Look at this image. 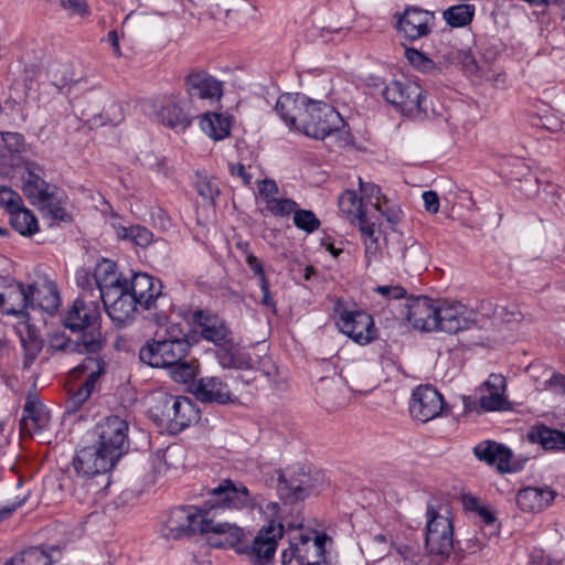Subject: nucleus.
<instances>
[{
    "mask_svg": "<svg viewBox=\"0 0 565 565\" xmlns=\"http://www.w3.org/2000/svg\"><path fill=\"white\" fill-rule=\"evenodd\" d=\"M278 185L274 180L264 179L258 183V195L265 203V210L274 216H287L297 207L291 199H279Z\"/></svg>",
    "mask_w": 565,
    "mask_h": 565,
    "instance_id": "a878e982",
    "label": "nucleus"
},
{
    "mask_svg": "<svg viewBox=\"0 0 565 565\" xmlns=\"http://www.w3.org/2000/svg\"><path fill=\"white\" fill-rule=\"evenodd\" d=\"M340 211L348 216L351 222L367 220L362 207V200L358 198L354 191H345L339 199Z\"/></svg>",
    "mask_w": 565,
    "mask_h": 565,
    "instance_id": "79ce46f5",
    "label": "nucleus"
},
{
    "mask_svg": "<svg viewBox=\"0 0 565 565\" xmlns=\"http://www.w3.org/2000/svg\"><path fill=\"white\" fill-rule=\"evenodd\" d=\"M523 313L518 309L516 306L510 307H497L493 312L492 324H513L519 323L523 320Z\"/></svg>",
    "mask_w": 565,
    "mask_h": 565,
    "instance_id": "5fc2aeb1",
    "label": "nucleus"
},
{
    "mask_svg": "<svg viewBox=\"0 0 565 565\" xmlns=\"http://www.w3.org/2000/svg\"><path fill=\"white\" fill-rule=\"evenodd\" d=\"M157 118L170 128L184 130L191 118L183 111L178 99L173 96L163 97L154 104Z\"/></svg>",
    "mask_w": 565,
    "mask_h": 565,
    "instance_id": "c85d7f7f",
    "label": "nucleus"
},
{
    "mask_svg": "<svg viewBox=\"0 0 565 565\" xmlns=\"http://www.w3.org/2000/svg\"><path fill=\"white\" fill-rule=\"evenodd\" d=\"M200 126L214 140H222L230 135L228 118L218 113H205L200 121Z\"/></svg>",
    "mask_w": 565,
    "mask_h": 565,
    "instance_id": "58836bf2",
    "label": "nucleus"
},
{
    "mask_svg": "<svg viewBox=\"0 0 565 565\" xmlns=\"http://www.w3.org/2000/svg\"><path fill=\"white\" fill-rule=\"evenodd\" d=\"M76 281L77 286L81 288L79 295L87 292L89 295V299L94 298L99 301V295L97 292L95 281L90 279L88 271H78L76 275Z\"/></svg>",
    "mask_w": 565,
    "mask_h": 565,
    "instance_id": "69168bd1",
    "label": "nucleus"
},
{
    "mask_svg": "<svg viewBox=\"0 0 565 565\" xmlns=\"http://www.w3.org/2000/svg\"><path fill=\"white\" fill-rule=\"evenodd\" d=\"M192 393L202 403L227 404L235 401L227 384L215 376H206L196 381L193 384Z\"/></svg>",
    "mask_w": 565,
    "mask_h": 565,
    "instance_id": "b1692460",
    "label": "nucleus"
},
{
    "mask_svg": "<svg viewBox=\"0 0 565 565\" xmlns=\"http://www.w3.org/2000/svg\"><path fill=\"white\" fill-rule=\"evenodd\" d=\"M28 299L30 309H41L54 313L60 307V294L53 281L46 280L43 284L28 286Z\"/></svg>",
    "mask_w": 565,
    "mask_h": 565,
    "instance_id": "bb28decb",
    "label": "nucleus"
},
{
    "mask_svg": "<svg viewBox=\"0 0 565 565\" xmlns=\"http://www.w3.org/2000/svg\"><path fill=\"white\" fill-rule=\"evenodd\" d=\"M443 409V395L431 385H418L413 391L409 401V414L414 419L427 423L438 417Z\"/></svg>",
    "mask_w": 565,
    "mask_h": 565,
    "instance_id": "ddd939ff",
    "label": "nucleus"
},
{
    "mask_svg": "<svg viewBox=\"0 0 565 565\" xmlns=\"http://www.w3.org/2000/svg\"><path fill=\"white\" fill-rule=\"evenodd\" d=\"M35 204L40 205V210L45 217L53 222L72 221V215L67 211L68 199L63 191L55 188L47 196L39 200Z\"/></svg>",
    "mask_w": 565,
    "mask_h": 565,
    "instance_id": "2f4dec72",
    "label": "nucleus"
},
{
    "mask_svg": "<svg viewBox=\"0 0 565 565\" xmlns=\"http://www.w3.org/2000/svg\"><path fill=\"white\" fill-rule=\"evenodd\" d=\"M382 95L406 116L419 117L426 114L425 92L417 82L407 78L394 79L385 86Z\"/></svg>",
    "mask_w": 565,
    "mask_h": 565,
    "instance_id": "0eeeda50",
    "label": "nucleus"
},
{
    "mask_svg": "<svg viewBox=\"0 0 565 565\" xmlns=\"http://www.w3.org/2000/svg\"><path fill=\"white\" fill-rule=\"evenodd\" d=\"M10 222L12 227L24 236H31L39 230L34 214L22 205L10 213Z\"/></svg>",
    "mask_w": 565,
    "mask_h": 565,
    "instance_id": "a19ab883",
    "label": "nucleus"
},
{
    "mask_svg": "<svg viewBox=\"0 0 565 565\" xmlns=\"http://www.w3.org/2000/svg\"><path fill=\"white\" fill-rule=\"evenodd\" d=\"M193 321L200 327L203 339L213 342L218 348L231 347V331L217 315L209 310H196L193 313Z\"/></svg>",
    "mask_w": 565,
    "mask_h": 565,
    "instance_id": "aec40b11",
    "label": "nucleus"
},
{
    "mask_svg": "<svg viewBox=\"0 0 565 565\" xmlns=\"http://www.w3.org/2000/svg\"><path fill=\"white\" fill-rule=\"evenodd\" d=\"M263 495L252 493L246 486L232 479H223L217 487L210 491V499L205 503V512L210 516L218 518L224 511L262 509Z\"/></svg>",
    "mask_w": 565,
    "mask_h": 565,
    "instance_id": "f257e3e1",
    "label": "nucleus"
},
{
    "mask_svg": "<svg viewBox=\"0 0 565 565\" xmlns=\"http://www.w3.org/2000/svg\"><path fill=\"white\" fill-rule=\"evenodd\" d=\"M338 391V383L333 380L321 379L320 384L317 387V392L321 399V403L327 407H333L339 405L335 392Z\"/></svg>",
    "mask_w": 565,
    "mask_h": 565,
    "instance_id": "4d7b16f0",
    "label": "nucleus"
},
{
    "mask_svg": "<svg viewBox=\"0 0 565 565\" xmlns=\"http://www.w3.org/2000/svg\"><path fill=\"white\" fill-rule=\"evenodd\" d=\"M532 443L540 444L546 450H565V433L546 426L534 427L529 433Z\"/></svg>",
    "mask_w": 565,
    "mask_h": 565,
    "instance_id": "e433bc0d",
    "label": "nucleus"
},
{
    "mask_svg": "<svg viewBox=\"0 0 565 565\" xmlns=\"http://www.w3.org/2000/svg\"><path fill=\"white\" fill-rule=\"evenodd\" d=\"M190 342L150 340L139 351L140 360L152 367H168L185 359Z\"/></svg>",
    "mask_w": 565,
    "mask_h": 565,
    "instance_id": "9d476101",
    "label": "nucleus"
},
{
    "mask_svg": "<svg viewBox=\"0 0 565 565\" xmlns=\"http://www.w3.org/2000/svg\"><path fill=\"white\" fill-rule=\"evenodd\" d=\"M60 6L70 17L87 18L90 14L87 0H60Z\"/></svg>",
    "mask_w": 565,
    "mask_h": 565,
    "instance_id": "e2e57ef3",
    "label": "nucleus"
},
{
    "mask_svg": "<svg viewBox=\"0 0 565 565\" xmlns=\"http://www.w3.org/2000/svg\"><path fill=\"white\" fill-rule=\"evenodd\" d=\"M1 139L7 153L2 154L3 159H8L7 163L17 166L15 160L25 150L24 137L19 132H1Z\"/></svg>",
    "mask_w": 565,
    "mask_h": 565,
    "instance_id": "c03bdc74",
    "label": "nucleus"
},
{
    "mask_svg": "<svg viewBox=\"0 0 565 565\" xmlns=\"http://www.w3.org/2000/svg\"><path fill=\"white\" fill-rule=\"evenodd\" d=\"M282 535V524L270 521L258 531L254 539L252 546L253 554L265 563L270 562L275 555L278 540H280Z\"/></svg>",
    "mask_w": 565,
    "mask_h": 565,
    "instance_id": "393cba45",
    "label": "nucleus"
},
{
    "mask_svg": "<svg viewBox=\"0 0 565 565\" xmlns=\"http://www.w3.org/2000/svg\"><path fill=\"white\" fill-rule=\"evenodd\" d=\"M297 537L298 547V563L300 565H308L315 561L312 547L310 546L313 539L309 534H299Z\"/></svg>",
    "mask_w": 565,
    "mask_h": 565,
    "instance_id": "680f3d73",
    "label": "nucleus"
},
{
    "mask_svg": "<svg viewBox=\"0 0 565 565\" xmlns=\"http://www.w3.org/2000/svg\"><path fill=\"white\" fill-rule=\"evenodd\" d=\"M475 12L473 4H456L443 11V19L452 29L465 28L472 22Z\"/></svg>",
    "mask_w": 565,
    "mask_h": 565,
    "instance_id": "ea45409f",
    "label": "nucleus"
},
{
    "mask_svg": "<svg viewBox=\"0 0 565 565\" xmlns=\"http://www.w3.org/2000/svg\"><path fill=\"white\" fill-rule=\"evenodd\" d=\"M480 407L486 412H498L509 409L510 403L504 396V392L488 391V395H483L479 399Z\"/></svg>",
    "mask_w": 565,
    "mask_h": 565,
    "instance_id": "864d4df0",
    "label": "nucleus"
},
{
    "mask_svg": "<svg viewBox=\"0 0 565 565\" xmlns=\"http://www.w3.org/2000/svg\"><path fill=\"white\" fill-rule=\"evenodd\" d=\"M291 213H294L295 226L306 233H313L321 225L320 220L310 210H297L295 207V210Z\"/></svg>",
    "mask_w": 565,
    "mask_h": 565,
    "instance_id": "3c124183",
    "label": "nucleus"
},
{
    "mask_svg": "<svg viewBox=\"0 0 565 565\" xmlns=\"http://www.w3.org/2000/svg\"><path fill=\"white\" fill-rule=\"evenodd\" d=\"M116 461L95 443L77 450L73 458V467L79 477L89 479L106 473L114 467Z\"/></svg>",
    "mask_w": 565,
    "mask_h": 565,
    "instance_id": "f8f14e48",
    "label": "nucleus"
},
{
    "mask_svg": "<svg viewBox=\"0 0 565 565\" xmlns=\"http://www.w3.org/2000/svg\"><path fill=\"white\" fill-rule=\"evenodd\" d=\"M209 519L212 521V523L209 524V532L225 535L226 544L233 546L242 541L244 536L242 527L230 522H223L218 520V518L210 516Z\"/></svg>",
    "mask_w": 565,
    "mask_h": 565,
    "instance_id": "a18cd8bd",
    "label": "nucleus"
},
{
    "mask_svg": "<svg viewBox=\"0 0 565 565\" xmlns=\"http://www.w3.org/2000/svg\"><path fill=\"white\" fill-rule=\"evenodd\" d=\"M108 317L117 327H126L135 320L137 306L139 305L128 292L127 287H121L113 296L100 297Z\"/></svg>",
    "mask_w": 565,
    "mask_h": 565,
    "instance_id": "dca6fc26",
    "label": "nucleus"
},
{
    "mask_svg": "<svg viewBox=\"0 0 565 565\" xmlns=\"http://www.w3.org/2000/svg\"><path fill=\"white\" fill-rule=\"evenodd\" d=\"M173 381L178 383H189L198 374L199 364L196 360L185 361L184 359L173 365L168 366Z\"/></svg>",
    "mask_w": 565,
    "mask_h": 565,
    "instance_id": "8fccbe9b",
    "label": "nucleus"
},
{
    "mask_svg": "<svg viewBox=\"0 0 565 565\" xmlns=\"http://www.w3.org/2000/svg\"><path fill=\"white\" fill-rule=\"evenodd\" d=\"M100 310L99 301L89 299V295L84 292L78 295L72 308L66 312L64 318V326L72 331H83L90 329L88 337L92 333H100L99 328Z\"/></svg>",
    "mask_w": 565,
    "mask_h": 565,
    "instance_id": "9b49d317",
    "label": "nucleus"
},
{
    "mask_svg": "<svg viewBox=\"0 0 565 565\" xmlns=\"http://www.w3.org/2000/svg\"><path fill=\"white\" fill-rule=\"evenodd\" d=\"M426 519L425 543L427 548L433 554H449L454 542L450 510L444 505L434 507L428 504Z\"/></svg>",
    "mask_w": 565,
    "mask_h": 565,
    "instance_id": "39448f33",
    "label": "nucleus"
},
{
    "mask_svg": "<svg viewBox=\"0 0 565 565\" xmlns=\"http://www.w3.org/2000/svg\"><path fill=\"white\" fill-rule=\"evenodd\" d=\"M303 96H294L291 94H282L278 97L275 110L285 121L286 125L299 129V115L303 110L301 98Z\"/></svg>",
    "mask_w": 565,
    "mask_h": 565,
    "instance_id": "f704fd0d",
    "label": "nucleus"
},
{
    "mask_svg": "<svg viewBox=\"0 0 565 565\" xmlns=\"http://www.w3.org/2000/svg\"><path fill=\"white\" fill-rule=\"evenodd\" d=\"M103 117L107 122L118 125L124 119L121 105L110 100L103 109Z\"/></svg>",
    "mask_w": 565,
    "mask_h": 565,
    "instance_id": "774afa93",
    "label": "nucleus"
},
{
    "mask_svg": "<svg viewBox=\"0 0 565 565\" xmlns=\"http://www.w3.org/2000/svg\"><path fill=\"white\" fill-rule=\"evenodd\" d=\"M397 17V30L409 41L427 36L435 22V13L418 7H408Z\"/></svg>",
    "mask_w": 565,
    "mask_h": 565,
    "instance_id": "4468645a",
    "label": "nucleus"
},
{
    "mask_svg": "<svg viewBox=\"0 0 565 565\" xmlns=\"http://www.w3.org/2000/svg\"><path fill=\"white\" fill-rule=\"evenodd\" d=\"M359 230L364 244V254L366 265L370 266L373 262H379L382 258V249L384 238L375 223L369 220L360 221Z\"/></svg>",
    "mask_w": 565,
    "mask_h": 565,
    "instance_id": "473e14b6",
    "label": "nucleus"
},
{
    "mask_svg": "<svg viewBox=\"0 0 565 565\" xmlns=\"http://www.w3.org/2000/svg\"><path fill=\"white\" fill-rule=\"evenodd\" d=\"M359 188L360 191L365 199H375V202L373 203V206L376 211L382 212V201L384 203L387 202L385 196L381 194V189L379 185L372 183V182H364L362 178H359Z\"/></svg>",
    "mask_w": 565,
    "mask_h": 565,
    "instance_id": "052dcab7",
    "label": "nucleus"
},
{
    "mask_svg": "<svg viewBox=\"0 0 565 565\" xmlns=\"http://www.w3.org/2000/svg\"><path fill=\"white\" fill-rule=\"evenodd\" d=\"M28 299V288L22 284L11 287L7 291V307L3 313L18 318H28V309H30Z\"/></svg>",
    "mask_w": 565,
    "mask_h": 565,
    "instance_id": "4c0bfd02",
    "label": "nucleus"
},
{
    "mask_svg": "<svg viewBox=\"0 0 565 565\" xmlns=\"http://www.w3.org/2000/svg\"><path fill=\"white\" fill-rule=\"evenodd\" d=\"M22 204L23 201L18 192L8 186H0V206L11 213Z\"/></svg>",
    "mask_w": 565,
    "mask_h": 565,
    "instance_id": "0e129e2a",
    "label": "nucleus"
},
{
    "mask_svg": "<svg viewBox=\"0 0 565 565\" xmlns=\"http://www.w3.org/2000/svg\"><path fill=\"white\" fill-rule=\"evenodd\" d=\"M405 56L415 68L422 72L428 73L436 67L433 60H430L416 49H406Z\"/></svg>",
    "mask_w": 565,
    "mask_h": 565,
    "instance_id": "bf43d9fd",
    "label": "nucleus"
},
{
    "mask_svg": "<svg viewBox=\"0 0 565 565\" xmlns=\"http://www.w3.org/2000/svg\"><path fill=\"white\" fill-rule=\"evenodd\" d=\"M437 315L438 307L428 297L414 298L406 303V319L419 331H436L438 329Z\"/></svg>",
    "mask_w": 565,
    "mask_h": 565,
    "instance_id": "6ab92c4d",
    "label": "nucleus"
},
{
    "mask_svg": "<svg viewBox=\"0 0 565 565\" xmlns=\"http://www.w3.org/2000/svg\"><path fill=\"white\" fill-rule=\"evenodd\" d=\"M185 88L191 100L217 102L223 94L222 82L203 71L191 72L185 77Z\"/></svg>",
    "mask_w": 565,
    "mask_h": 565,
    "instance_id": "a211bd4d",
    "label": "nucleus"
},
{
    "mask_svg": "<svg viewBox=\"0 0 565 565\" xmlns=\"http://www.w3.org/2000/svg\"><path fill=\"white\" fill-rule=\"evenodd\" d=\"M21 344L25 351L24 365L28 366L41 351L42 343L38 338L30 335L29 339L21 338Z\"/></svg>",
    "mask_w": 565,
    "mask_h": 565,
    "instance_id": "338daca9",
    "label": "nucleus"
},
{
    "mask_svg": "<svg viewBox=\"0 0 565 565\" xmlns=\"http://www.w3.org/2000/svg\"><path fill=\"white\" fill-rule=\"evenodd\" d=\"M555 497L556 492L548 487H527L519 491L516 503L525 512H537L547 508Z\"/></svg>",
    "mask_w": 565,
    "mask_h": 565,
    "instance_id": "c756f323",
    "label": "nucleus"
},
{
    "mask_svg": "<svg viewBox=\"0 0 565 565\" xmlns=\"http://www.w3.org/2000/svg\"><path fill=\"white\" fill-rule=\"evenodd\" d=\"M209 7L214 14L224 13L228 18H249L256 13V7L249 0H210Z\"/></svg>",
    "mask_w": 565,
    "mask_h": 565,
    "instance_id": "c9c22d12",
    "label": "nucleus"
},
{
    "mask_svg": "<svg viewBox=\"0 0 565 565\" xmlns=\"http://www.w3.org/2000/svg\"><path fill=\"white\" fill-rule=\"evenodd\" d=\"M128 430L129 425L126 419L108 416L96 426V444L118 460L129 448Z\"/></svg>",
    "mask_w": 565,
    "mask_h": 565,
    "instance_id": "6e6552de",
    "label": "nucleus"
},
{
    "mask_svg": "<svg viewBox=\"0 0 565 565\" xmlns=\"http://www.w3.org/2000/svg\"><path fill=\"white\" fill-rule=\"evenodd\" d=\"M333 317L339 331L360 345H366L377 337L373 317L355 305L338 298L333 305Z\"/></svg>",
    "mask_w": 565,
    "mask_h": 565,
    "instance_id": "f03ea898",
    "label": "nucleus"
},
{
    "mask_svg": "<svg viewBox=\"0 0 565 565\" xmlns=\"http://www.w3.org/2000/svg\"><path fill=\"white\" fill-rule=\"evenodd\" d=\"M319 482L322 483V477L318 472L311 475L303 468L287 469L278 479V492L281 499L296 502L319 491Z\"/></svg>",
    "mask_w": 565,
    "mask_h": 565,
    "instance_id": "1a4fd4ad",
    "label": "nucleus"
},
{
    "mask_svg": "<svg viewBox=\"0 0 565 565\" xmlns=\"http://www.w3.org/2000/svg\"><path fill=\"white\" fill-rule=\"evenodd\" d=\"M105 372V363L98 355L86 356L71 374L74 377L84 379L78 387L68 390V397L65 404L67 414L78 412L85 402L90 397L99 376Z\"/></svg>",
    "mask_w": 565,
    "mask_h": 565,
    "instance_id": "423d86ee",
    "label": "nucleus"
},
{
    "mask_svg": "<svg viewBox=\"0 0 565 565\" xmlns=\"http://www.w3.org/2000/svg\"><path fill=\"white\" fill-rule=\"evenodd\" d=\"M301 104L303 110L299 115V129L305 135L322 140L344 127L341 115L327 103L302 97Z\"/></svg>",
    "mask_w": 565,
    "mask_h": 565,
    "instance_id": "7ed1b4c3",
    "label": "nucleus"
},
{
    "mask_svg": "<svg viewBox=\"0 0 565 565\" xmlns=\"http://www.w3.org/2000/svg\"><path fill=\"white\" fill-rule=\"evenodd\" d=\"M209 518L204 508H173L164 522L162 534L168 540H179L196 533H209V524L212 523Z\"/></svg>",
    "mask_w": 565,
    "mask_h": 565,
    "instance_id": "20e7f679",
    "label": "nucleus"
},
{
    "mask_svg": "<svg viewBox=\"0 0 565 565\" xmlns=\"http://www.w3.org/2000/svg\"><path fill=\"white\" fill-rule=\"evenodd\" d=\"M172 403L173 395L161 394L158 396L156 404L150 408V413L156 420L169 426L171 420Z\"/></svg>",
    "mask_w": 565,
    "mask_h": 565,
    "instance_id": "603ef678",
    "label": "nucleus"
},
{
    "mask_svg": "<svg viewBox=\"0 0 565 565\" xmlns=\"http://www.w3.org/2000/svg\"><path fill=\"white\" fill-rule=\"evenodd\" d=\"M473 454L479 460L495 467L500 472H513L519 469L512 462V451L495 441L486 440L478 444L473 448Z\"/></svg>",
    "mask_w": 565,
    "mask_h": 565,
    "instance_id": "4be33fe9",
    "label": "nucleus"
},
{
    "mask_svg": "<svg viewBox=\"0 0 565 565\" xmlns=\"http://www.w3.org/2000/svg\"><path fill=\"white\" fill-rule=\"evenodd\" d=\"M330 541V537L322 533L316 534L313 542L311 543L315 561L308 563V565H332L326 556V543Z\"/></svg>",
    "mask_w": 565,
    "mask_h": 565,
    "instance_id": "13d9d810",
    "label": "nucleus"
},
{
    "mask_svg": "<svg viewBox=\"0 0 565 565\" xmlns=\"http://www.w3.org/2000/svg\"><path fill=\"white\" fill-rule=\"evenodd\" d=\"M94 281L99 298H108L113 296L117 289L126 286V277L117 271L116 263L107 258H103L97 263L94 270Z\"/></svg>",
    "mask_w": 565,
    "mask_h": 565,
    "instance_id": "5701e85b",
    "label": "nucleus"
},
{
    "mask_svg": "<svg viewBox=\"0 0 565 565\" xmlns=\"http://www.w3.org/2000/svg\"><path fill=\"white\" fill-rule=\"evenodd\" d=\"M50 555L40 547H30L12 556L4 565H51Z\"/></svg>",
    "mask_w": 565,
    "mask_h": 565,
    "instance_id": "37998d69",
    "label": "nucleus"
},
{
    "mask_svg": "<svg viewBox=\"0 0 565 565\" xmlns=\"http://www.w3.org/2000/svg\"><path fill=\"white\" fill-rule=\"evenodd\" d=\"M49 76L52 85L60 90L76 82L73 67L70 64H52L49 68Z\"/></svg>",
    "mask_w": 565,
    "mask_h": 565,
    "instance_id": "de8ad7c7",
    "label": "nucleus"
},
{
    "mask_svg": "<svg viewBox=\"0 0 565 565\" xmlns=\"http://www.w3.org/2000/svg\"><path fill=\"white\" fill-rule=\"evenodd\" d=\"M50 422V414L44 405L35 399H28L23 407L20 428L23 433L33 435L45 429Z\"/></svg>",
    "mask_w": 565,
    "mask_h": 565,
    "instance_id": "7c9ffc66",
    "label": "nucleus"
},
{
    "mask_svg": "<svg viewBox=\"0 0 565 565\" xmlns=\"http://www.w3.org/2000/svg\"><path fill=\"white\" fill-rule=\"evenodd\" d=\"M118 237L122 239H129L138 246L146 247L148 246L153 238V234L151 231L141 225L134 226H120L117 230Z\"/></svg>",
    "mask_w": 565,
    "mask_h": 565,
    "instance_id": "09e8293b",
    "label": "nucleus"
},
{
    "mask_svg": "<svg viewBox=\"0 0 565 565\" xmlns=\"http://www.w3.org/2000/svg\"><path fill=\"white\" fill-rule=\"evenodd\" d=\"M438 329L447 333H457L469 329L476 321L475 313L461 302L445 303L438 307Z\"/></svg>",
    "mask_w": 565,
    "mask_h": 565,
    "instance_id": "412c9836",
    "label": "nucleus"
},
{
    "mask_svg": "<svg viewBox=\"0 0 565 565\" xmlns=\"http://www.w3.org/2000/svg\"><path fill=\"white\" fill-rule=\"evenodd\" d=\"M152 340L189 342L188 333L180 323H168L163 329L156 332Z\"/></svg>",
    "mask_w": 565,
    "mask_h": 565,
    "instance_id": "6e6d98bb",
    "label": "nucleus"
},
{
    "mask_svg": "<svg viewBox=\"0 0 565 565\" xmlns=\"http://www.w3.org/2000/svg\"><path fill=\"white\" fill-rule=\"evenodd\" d=\"M128 292L146 310L157 309L158 301L166 297L162 294V284L146 273H136L131 279L126 278Z\"/></svg>",
    "mask_w": 565,
    "mask_h": 565,
    "instance_id": "2eb2a0df",
    "label": "nucleus"
},
{
    "mask_svg": "<svg viewBox=\"0 0 565 565\" xmlns=\"http://www.w3.org/2000/svg\"><path fill=\"white\" fill-rule=\"evenodd\" d=\"M217 359L222 367L225 369H248L250 366V360L238 353V350L234 348L233 340H231V347L220 348Z\"/></svg>",
    "mask_w": 565,
    "mask_h": 565,
    "instance_id": "49530a36",
    "label": "nucleus"
},
{
    "mask_svg": "<svg viewBox=\"0 0 565 565\" xmlns=\"http://www.w3.org/2000/svg\"><path fill=\"white\" fill-rule=\"evenodd\" d=\"M198 418V409L189 397L174 396L169 427L174 430L186 428Z\"/></svg>",
    "mask_w": 565,
    "mask_h": 565,
    "instance_id": "72a5a7b5",
    "label": "nucleus"
},
{
    "mask_svg": "<svg viewBox=\"0 0 565 565\" xmlns=\"http://www.w3.org/2000/svg\"><path fill=\"white\" fill-rule=\"evenodd\" d=\"M21 190L32 204L49 195L56 186L44 180V170L32 161H25L21 166Z\"/></svg>",
    "mask_w": 565,
    "mask_h": 565,
    "instance_id": "f3484780",
    "label": "nucleus"
},
{
    "mask_svg": "<svg viewBox=\"0 0 565 565\" xmlns=\"http://www.w3.org/2000/svg\"><path fill=\"white\" fill-rule=\"evenodd\" d=\"M50 349L53 351L79 352L96 354L102 349V333H83L77 340H71L63 334L52 338Z\"/></svg>",
    "mask_w": 565,
    "mask_h": 565,
    "instance_id": "cd10ccee",
    "label": "nucleus"
}]
</instances>
